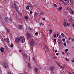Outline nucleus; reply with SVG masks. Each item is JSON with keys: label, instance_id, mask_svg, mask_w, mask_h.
Segmentation results:
<instances>
[{"label": "nucleus", "instance_id": "14", "mask_svg": "<svg viewBox=\"0 0 74 74\" xmlns=\"http://www.w3.org/2000/svg\"><path fill=\"white\" fill-rule=\"evenodd\" d=\"M12 6L13 8H16V9H17V7H16V3L13 4Z\"/></svg>", "mask_w": 74, "mask_h": 74}, {"label": "nucleus", "instance_id": "57", "mask_svg": "<svg viewBox=\"0 0 74 74\" xmlns=\"http://www.w3.org/2000/svg\"><path fill=\"white\" fill-rule=\"evenodd\" d=\"M28 59H29V61H30V58H29Z\"/></svg>", "mask_w": 74, "mask_h": 74}, {"label": "nucleus", "instance_id": "44", "mask_svg": "<svg viewBox=\"0 0 74 74\" xmlns=\"http://www.w3.org/2000/svg\"><path fill=\"white\" fill-rule=\"evenodd\" d=\"M33 12H32V11H30V14H32Z\"/></svg>", "mask_w": 74, "mask_h": 74}, {"label": "nucleus", "instance_id": "8", "mask_svg": "<svg viewBox=\"0 0 74 74\" xmlns=\"http://www.w3.org/2000/svg\"><path fill=\"white\" fill-rule=\"evenodd\" d=\"M38 13L36 12H35L34 13V18H37V17H38Z\"/></svg>", "mask_w": 74, "mask_h": 74}, {"label": "nucleus", "instance_id": "5", "mask_svg": "<svg viewBox=\"0 0 74 74\" xmlns=\"http://www.w3.org/2000/svg\"><path fill=\"white\" fill-rule=\"evenodd\" d=\"M58 45L59 46H61V45L62 44V40H61V39H58Z\"/></svg>", "mask_w": 74, "mask_h": 74}, {"label": "nucleus", "instance_id": "59", "mask_svg": "<svg viewBox=\"0 0 74 74\" xmlns=\"http://www.w3.org/2000/svg\"><path fill=\"white\" fill-rule=\"evenodd\" d=\"M10 21H11V22H12V19H10Z\"/></svg>", "mask_w": 74, "mask_h": 74}, {"label": "nucleus", "instance_id": "48", "mask_svg": "<svg viewBox=\"0 0 74 74\" xmlns=\"http://www.w3.org/2000/svg\"><path fill=\"white\" fill-rule=\"evenodd\" d=\"M18 51H19V52L21 53L22 52V50H19Z\"/></svg>", "mask_w": 74, "mask_h": 74}, {"label": "nucleus", "instance_id": "4", "mask_svg": "<svg viewBox=\"0 0 74 74\" xmlns=\"http://www.w3.org/2000/svg\"><path fill=\"white\" fill-rule=\"evenodd\" d=\"M29 43L31 46H33L34 45L35 42L34 41V40L32 39L29 41Z\"/></svg>", "mask_w": 74, "mask_h": 74}, {"label": "nucleus", "instance_id": "29", "mask_svg": "<svg viewBox=\"0 0 74 74\" xmlns=\"http://www.w3.org/2000/svg\"><path fill=\"white\" fill-rule=\"evenodd\" d=\"M29 6L31 8L32 7V4H30V3H29Z\"/></svg>", "mask_w": 74, "mask_h": 74}, {"label": "nucleus", "instance_id": "28", "mask_svg": "<svg viewBox=\"0 0 74 74\" xmlns=\"http://www.w3.org/2000/svg\"><path fill=\"white\" fill-rule=\"evenodd\" d=\"M10 29H7V33L8 34L9 33H10Z\"/></svg>", "mask_w": 74, "mask_h": 74}, {"label": "nucleus", "instance_id": "64", "mask_svg": "<svg viewBox=\"0 0 74 74\" xmlns=\"http://www.w3.org/2000/svg\"><path fill=\"white\" fill-rule=\"evenodd\" d=\"M62 54H64V52H63V53H62Z\"/></svg>", "mask_w": 74, "mask_h": 74}, {"label": "nucleus", "instance_id": "45", "mask_svg": "<svg viewBox=\"0 0 74 74\" xmlns=\"http://www.w3.org/2000/svg\"><path fill=\"white\" fill-rule=\"evenodd\" d=\"M38 34V32H36L35 34V35H37V34Z\"/></svg>", "mask_w": 74, "mask_h": 74}, {"label": "nucleus", "instance_id": "54", "mask_svg": "<svg viewBox=\"0 0 74 74\" xmlns=\"http://www.w3.org/2000/svg\"><path fill=\"white\" fill-rule=\"evenodd\" d=\"M55 53H56V52H57V50H55Z\"/></svg>", "mask_w": 74, "mask_h": 74}, {"label": "nucleus", "instance_id": "33", "mask_svg": "<svg viewBox=\"0 0 74 74\" xmlns=\"http://www.w3.org/2000/svg\"><path fill=\"white\" fill-rule=\"evenodd\" d=\"M53 41L55 43L56 42V39H53Z\"/></svg>", "mask_w": 74, "mask_h": 74}, {"label": "nucleus", "instance_id": "22", "mask_svg": "<svg viewBox=\"0 0 74 74\" xmlns=\"http://www.w3.org/2000/svg\"><path fill=\"white\" fill-rule=\"evenodd\" d=\"M44 12L43 11L41 12H40V15H44Z\"/></svg>", "mask_w": 74, "mask_h": 74}, {"label": "nucleus", "instance_id": "47", "mask_svg": "<svg viewBox=\"0 0 74 74\" xmlns=\"http://www.w3.org/2000/svg\"><path fill=\"white\" fill-rule=\"evenodd\" d=\"M40 25H41V26H42V25H43V24H42V23L41 22V23H40Z\"/></svg>", "mask_w": 74, "mask_h": 74}, {"label": "nucleus", "instance_id": "38", "mask_svg": "<svg viewBox=\"0 0 74 74\" xmlns=\"http://www.w3.org/2000/svg\"><path fill=\"white\" fill-rule=\"evenodd\" d=\"M53 37L54 38H55L56 37V35L55 34L54 35Z\"/></svg>", "mask_w": 74, "mask_h": 74}, {"label": "nucleus", "instance_id": "31", "mask_svg": "<svg viewBox=\"0 0 74 74\" xmlns=\"http://www.w3.org/2000/svg\"><path fill=\"white\" fill-rule=\"evenodd\" d=\"M67 25H66L67 26L69 27V25H70V24L69 23H67Z\"/></svg>", "mask_w": 74, "mask_h": 74}, {"label": "nucleus", "instance_id": "56", "mask_svg": "<svg viewBox=\"0 0 74 74\" xmlns=\"http://www.w3.org/2000/svg\"><path fill=\"white\" fill-rule=\"evenodd\" d=\"M59 38H61V36H58Z\"/></svg>", "mask_w": 74, "mask_h": 74}, {"label": "nucleus", "instance_id": "1", "mask_svg": "<svg viewBox=\"0 0 74 74\" xmlns=\"http://www.w3.org/2000/svg\"><path fill=\"white\" fill-rule=\"evenodd\" d=\"M2 64L3 68L8 69V64L6 61H3L2 62Z\"/></svg>", "mask_w": 74, "mask_h": 74}, {"label": "nucleus", "instance_id": "35", "mask_svg": "<svg viewBox=\"0 0 74 74\" xmlns=\"http://www.w3.org/2000/svg\"><path fill=\"white\" fill-rule=\"evenodd\" d=\"M62 37H64V34L63 33H62L61 34Z\"/></svg>", "mask_w": 74, "mask_h": 74}, {"label": "nucleus", "instance_id": "13", "mask_svg": "<svg viewBox=\"0 0 74 74\" xmlns=\"http://www.w3.org/2000/svg\"><path fill=\"white\" fill-rule=\"evenodd\" d=\"M28 66L29 67V70H32V66H31V65H30V64L29 63H28L27 64Z\"/></svg>", "mask_w": 74, "mask_h": 74}, {"label": "nucleus", "instance_id": "10", "mask_svg": "<svg viewBox=\"0 0 74 74\" xmlns=\"http://www.w3.org/2000/svg\"><path fill=\"white\" fill-rule=\"evenodd\" d=\"M5 20L6 22L7 23H8L9 22V21H10V19L8 17H5Z\"/></svg>", "mask_w": 74, "mask_h": 74}, {"label": "nucleus", "instance_id": "18", "mask_svg": "<svg viewBox=\"0 0 74 74\" xmlns=\"http://www.w3.org/2000/svg\"><path fill=\"white\" fill-rule=\"evenodd\" d=\"M69 19L70 22H72V21H73V18H72V17L71 16L70 17V18H69Z\"/></svg>", "mask_w": 74, "mask_h": 74}, {"label": "nucleus", "instance_id": "34", "mask_svg": "<svg viewBox=\"0 0 74 74\" xmlns=\"http://www.w3.org/2000/svg\"><path fill=\"white\" fill-rule=\"evenodd\" d=\"M53 6L55 7H57V5H56V4H53Z\"/></svg>", "mask_w": 74, "mask_h": 74}, {"label": "nucleus", "instance_id": "43", "mask_svg": "<svg viewBox=\"0 0 74 74\" xmlns=\"http://www.w3.org/2000/svg\"><path fill=\"white\" fill-rule=\"evenodd\" d=\"M67 44H69V40H67L66 42Z\"/></svg>", "mask_w": 74, "mask_h": 74}, {"label": "nucleus", "instance_id": "6", "mask_svg": "<svg viewBox=\"0 0 74 74\" xmlns=\"http://www.w3.org/2000/svg\"><path fill=\"white\" fill-rule=\"evenodd\" d=\"M67 21L65 20L63 23V25L65 27H67Z\"/></svg>", "mask_w": 74, "mask_h": 74}, {"label": "nucleus", "instance_id": "55", "mask_svg": "<svg viewBox=\"0 0 74 74\" xmlns=\"http://www.w3.org/2000/svg\"><path fill=\"white\" fill-rule=\"evenodd\" d=\"M45 18H42V20H43V21H44V20H45Z\"/></svg>", "mask_w": 74, "mask_h": 74}, {"label": "nucleus", "instance_id": "11", "mask_svg": "<svg viewBox=\"0 0 74 74\" xmlns=\"http://www.w3.org/2000/svg\"><path fill=\"white\" fill-rule=\"evenodd\" d=\"M50 70L51 71H54L55 70V67L54 66H51L50 67Z\"/></svg>", "mask_w": 74, "mask_h": 74}, {"label": "nucleus", "instance_id": "21", "mask_svg": "<svg viewBox=\"0 0 74 74\" xmlns=\"http://www.w3.org/2000/svg\"><path fill=\"white\" fill-rule=\"evenodd\" d=\"M18 28H19V29H21L23 27L22 25H19L18 26Z\"/></svg>", "mask_w": 74, "mask_h": 74}, {"label": "nucleus", "instance_id": "40", "mask_svg": "<svg viewBox=\"0 0 74 74\" xmlns=\"http://www.w3.org/2000/svg\"><path fill=\"white\" fill-rule=\"evenodd\" d=\"M8 73L9 74H12L11 73V72H10V71H9V72H8Z\"/></svg>", "mask_w": 74, "mask_h": 74}, {"label": "nucleus", "instance_id": "53", "mask_svg": "<svg viewBox=\"0 0 74 74\" xmlns=\"http://www.w3.org/2000/svg\"><path fill=\"white\" fill-rule=\"evenodd\" d=\"M56 55H57V56H58V55H59V53H56Z\"/></svg>", "mask_w": 74, "mask_h": 74}, {"label": "nucleus", "instance_id": "19", "mask_svg": "<svg viewBox=\"0 0 74 74\" xmlns=\"http://www.w3.org/2000/svg\"><path fill=\"white\" fill-rule=\"evenodd\" d=\"M53 32V30H52V29L51 28L49 30L50 33V34H51V33H52Z\"/></svg>", "mask_w": 74, "mask_h": 74}, {"label": "nucleus", "instance_id": "39", "mask_svg": "<svg viewBox=\"0 0 74 74\" xmlns=\"http://www.w3.org/2000/svg\"><path fill=\"white\" fill-rule=\"evenodd\" d=\"M64 46H66V42H65L64 43Z\"/></svg>", "mask_w": 74, "mask_h": 74}, {"label": "nucleus", "instance_id": "51", "mask_svg": "<svg viewBox=\"0 0 74 74\" xmlns=\"http://www.w3.org/2000/svg\"><path fill=\"white\" fill-rule=\"evenodd\" d=\"M5 27V29H6V30H7V29H8V28H7V27Z\"/></svg>", "mask_w": 74, "mask_h": 74}, {"label": "nucleus", "instance_id": "42", "mask_svg": "<svg viewBox=\"0 0 74 74\" xmlns=\"http://www.w3.org/2000/svg\"><path fill=\"white\" fill-rule=\"evenodd\" d=\"M32 59H33V60H34V61H35V58H34V57L33 58H32Z\"/></svg>", "mask_w": 74, "mask_h": 74}, {"label": "nucleus", "instance_id": "32", "mask_svg": "<svg viewBox=\"0 0 74 74\" xmlns=\"http://www.w3.org/2000/svg\"><path fill=\"white\" fill-rule=\"evenodd\" d=\"M59 9L60 11H61V10L62 9V7L60 6L59 7Z\"/></svg>", "mask_w": 74, "mask_h": 74}, {"label": "nucleus", "instance_id": "27", "mask_svg": "<svg viewBox=\"0 0 74 74\" xmlns=\"http://www.w3.org/2000/svg\"><path fill=\"white\" fill-rule=\"evenodd\" d=\"M65 60H66V61H67L68 62H69V59H67V58H65Z\"/></svg>", "mask_w": 74, "mask_h": 74}, {"label": "nucleus", "instance_id": "17", "mask_svg": "<svg viewBox=\"0 0 74 74\" xmlns=\"http://www.w3.org/2000/svg\"><path fill=\"white\" fill-rule=\"evenodd\" d=\"M28 31H29V32H32V31H33V29L31 28H28Z\"/></svg>", "mask_w": 74, "mask_h": 74}, {"label": "nucleus", "instance_id": "63", "mask_svg": "<svg viewBox=\"0 0 74 74\" xmlns=\"http://www.w3.org/2000/svg\"><path fill=\"white\" fill-rule=\"evenodd\" d=\"M26 74V73L25 72H24V73H23L22 74Z\"/></svg>", "mask_w": 74, "mask_h": 74}, {"label": "nucleus", "instance_id": "15", "mask_svg": "<svg viewBox=\"0 0 74 74\" xmlns=\"http://www.w3.org/2000/svg\"><path fill=\"white\" fill-rule=\"evenodd\" d=\"M4 49L3 47H2L0 49V51L1 52H4Z\"/></svg>", "mask_w": 74, "mask_h": 74}, {"label": "nucleus", "instance_id": "36", "mask_svg": "<svg viewBox=\"0 0 74 74\" xmlns=\"http://www.w3.org/2000/svg\"><path fill=\"white\" fill-rule=\"evenodd\" d=\"M25 18L26 20H27V19H28V17L27 16H25Z\"/></svg>", "mask_w": 74, "mask_h": 74}, {"label": "nucleus", "instance_id": "24", "mask_svg": "<svg viewBox=\"0 0 74 74\" xmlns=\"http://www.w3.org/2000/svg\"><path fill=\"white\" fill-rule=\"evenodd\" d=\"M9 39H8V38H6V42H8H8H9Z\"/></svg>", "mask_w": 74, "mask_h": 74}, {"label": "nucleus", "instance_id": "16", "mask_svg": "<svg viewBox=\"0 0 74 74\" xmlns=\"http://www.w3.org/2000/svg\"><path fill=\"white\" fill-rule=\"evenodd\" d=\"M31 36V34L30 33H28L27 34V37H30Z\"/></svg>", "mask_w": 74, "mask_h": 74}, {"label": "nucleus", "instance_id": "20", "mask_svg": "<svg viewBox=\"0 0 74 74\" xmlns=\"http://www.w3.org/2000/svg\"><path fill=\"white\" fill-rule=\"evenodd\" d=\"M45 47L46 49H47V50L48 51H49V49H48V46H47V45H45Z\"/></svg>", "mask_w": 74, "mask_h": 74}, {"label": "nucleus", "instance_id": "52", "mask_svg": "<svg viewBox=\"0 0 74 74\" xmlns=\"http://www.w3.org/2000/svg\"><path fill=\"white\" fill-rule=\"evenodd\" d=\"M69 52H67L66 54L67 55H69Z\"/></svg>", "mask_w": 74, "mask_h": 74}, {"label": "nucleus", "instance_id": "37", "mask_svg": "<svg viewBox=\"0 0 74 74\" xmlns=\"http://www.w3.org/2000/svg\"><path fill=\"white\" fill-rule=\"evenodd\" d=\"M57 11H59L60 12V11H61V10H60V9H59V8H58L57 9Z\"/></svg>", "mask_w": 74, "mask_h": 74}, {"label": "nucleus", "instance_id": "3", "mask_svg": "<svg viewBox=\"0 0 74 74\" xmlns=\"http://www.w3.org/2000/svg\"><path fill=\"white\" fill-rule=\"evenodd\" d=\"M67 10H68L71 14H74V12L73 10H72V9L71 8H70L67 7L66 8Z\"/></svg>", "mask_w": 74, "mask_h": 74}, {"label": "nucleus", "instance_id": "2", "mask_svg": "<svg viewBox=\"0 0 74 74\" xmlns=\"http://www.w3.org/2000/svg\"><path fill=\"white\" fill-rule=\"evenodd\" d=\"M20 41L21 42H25V37L23 36H21L20 37Z\"/></svg>", "mask_w": 74, "mask_h": 74}, {"label": "nucleus", "instance_id": "9", "mask_svg": "<svg viewBox=\"0 0 74 74\" xmlns=\"http://www.w3.org/2000/svg\"><path fill=\"white\" fill-rule=\"evenodd\" d=\"M65 1H68L69 4H70L71 5V4H73V2H72L71 1V0H64Z\"/></svg>", "mask_w": 74, "mask_h": 74}, {"label": "nucleus", "instance_id": "50", "mask_svg": "<svg viewBox=\"0 0 74 74\" xmlns=\"http://www.w3.org/2000/svg\"><path fill=\"white\" fill-rule=\"evenodd\" d=\"M71 62H72V63H73L74 62V60H71Z\"/></svg>", "mask_w": 74, "mask_h": 74}, {"label": "nucleus", "instance_id": "60", "mask_svg": "<svg viewBox=\"0 0 74 74\" xmlns=\"http://www.w3.org/2000/svg\"><path fill=\"white\" fill-rule=\"evenodd\" d=\"M68 40H71V38H68Z\"/></svg>", "mask_w": 74, "mask_h": 74}, {"label": "nucleus", "instance_id": "61", "mask_svg": "<svg viewBox=\"0 0 74 74\" xmlns=\"http://www.w3.org/2000/svg\"><path fill=\"white\" fill-rule=\"evenodd\" d=\"M72 41H74V39L73 38L72 39Z\"/></svg>", "mask_w": 74, "mask_h": 74}, {"label": "nucleus", "instance_id": "26", "mask_svg": "<svg viewBox=\"0 0 74 74\" xmlns=\"http://www.w3.org/2000/svg\"><path fill=\"white\" fill-rule=\"evenodd\" d=\"M29 7H30V6H29V5H28L26 7V10H29Z\"/></svg>", "mask_w": 74, "mask_h": 74}, {"label": "nucleus", "instance_id": "49", "mask_svg": "<svg viewBox=\"0 0 74 74\" xmlns=\"http://www.w3.org/2000/svg\"><path fill=\"white\" fill-rule=\"evenodd\" d=\"M62 41H63L64 42L65 41V39H62Z\"/></svg>", "mask_w": 74, "mask_h": 74}, {"label": "nucleus", "instance_id": "25", "mask_svg": "<svg viewBox=\"0 0 74 74\" xmlns=\"http://www.w3.org/2000/svg\"><path fill=\"white\" fill-rule=\"evenodd\" d=\"M26 56H27V55H26V54H24V55L23 56V58H26Z\"/></svg>", "mask_w": 74, "mask_h": 74}, {"label": "nucleus", "instance_id": "46", "mask_svg": "<svg viewBox=\"0 0 74 74\" xmlns=\"http://www.w3.org/2000/svg\"><path fill=\"white\" fill-rule=\"evenodd\" d=\"M59 36V34H57V37H58Z\"/></svg>", "mask_w": 74, "mask_h": 74}, {"label": "nucleus", "instance_id": "30", "mask_svg": "<svg viewBox=\"0 0 74 74\" xmlns=\"http://www.w3.org/2000/svg\"><path fill=\"white\" fill-rule=\"evenodd\" d=\"M68 49H65V53H66L67 52V51H68Z\"/></svg>", "mask_w": 74, "mask_h": 74}, {"label": "nucleus", "instance_id": "7", "mask_svg": "<svg viewBox=\"0 0 74 74\" xmlns=\"http://www.w3.org/2000/svg\"><path fill=\"white\" fill-rule=\"evenodd\" d=\"M15 40L16 42L17 43H18V42H19V41H20V38H17V37L15 39Z\"/></svg>", "mask_w": 74, "mask_h": 74}, {"label": "nucleus", "instance_id": "58", "mask_svg": "<svg viewBox=\"0 0 74 74\" xmlns=\"http://www.w3.org/2000/svg\"><path fill=\"white\" fill-rule=\"evenodd\" d=\"M4 41H5L6 40V39H5V38H4Z\"/></svg>", "mask_w": 74, "mask_h": 74}, {"label": "nucleus", "instance_id": "23", "mask_svg": "<svg viewBox=\"0 0 74 74\" xmlns=\"http://www.w3.org/2000/svg\"><path fill=\"white\" fill-rule=\"evenodd\" d=\"M38 71V69H37V68H35V72H37Z\"/></svg>", "mask_w": 74, "mask_h": 74}, {"label": "nucleus", "instance_id": "41", "mask_svg": "<svg viewBox=\"0 0 74 74\" xmlns=\"http://www.w3.org/2000/svg\"><path fill=\"white\" fill-rule=\"evenodd\" d=\"M13 46H14V45H13V44H12L10 45V47H13Z\"/></svg>", "mask_w": 74, "mask_h": 74}, {"label": "nucleus", "instance_id": "12", "mask_svg": "<svg viewBox=\"0 0 74 74\" xmlns=\"http://www.w3.org/2000/svg\"><path fill=\"white\" fill-rule=\"evenodd\" d=\"M56 64L57 65H58V66H59V67H60L62 68V69H64V66H60V65L59 64V63H58L57 62H56Z\"/></svg>", "mask_w": 74, "mask_h": 74}, {"label": "nucleus", "instance_id": "62", "mask_svg": "<svg viewBox=\"0 0 74 74\" xmlns=\"http://www.w3.org/2000/svg\"><path fill=\"white\" fill-rule=\"evenodd\" d=\"M16 9V11L17 12H18V9H17H17Z\"/></svg>", "mask_w": 74, "mask_h": 74}]
</instances>
